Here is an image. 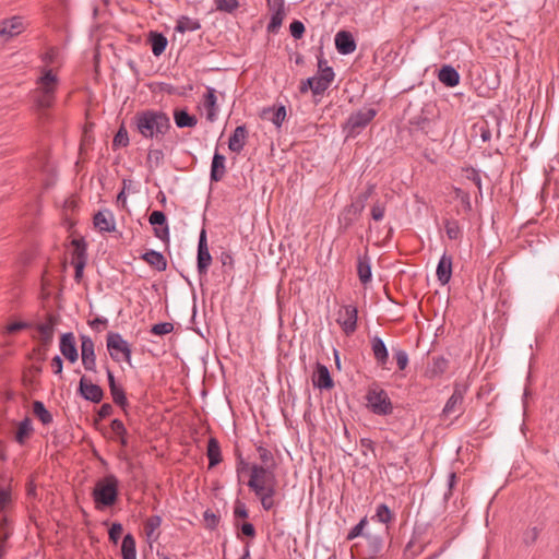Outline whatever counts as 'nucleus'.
Here are the masks:
<instances>
[{
    "label": "nucleus",
    "mask_w": 559,
    "mask_h": 559,
    "mask_svg": "<svg viewBox=\"0 0 559 559\" xmlns=\"http://www.w3.org/2000/svg\"><path fill=\"white\" fill-rule=\"evenodd\" d=\"M131 126L148 140L162 141L171 129L169 116L157 109H144L136 111L131 118Z\"/></svg>",
    "instance_id": "1"
},
{
    "label": "nucleus",
    "mask_w": 559,
    "mask_h": 559,
    "mask_svg": "<svg viewBox=\"0 0 559 559\" xmlns=\"http://www.w3.org/2000/svg\"><path fill=\"white\" fill-rule=\"evenodd\" d=\"M277 485L276 474H266L262 468H254L253 475H249L247 481L249 490L266 512L274 510L280 504V501L276 500Z\"/></svg>",
    "instance_id": "2"
},
{
    "label": "nucleus",
    "mask_w": 559,
    "mask_h": 559,
    "mask_svg": "<svg viewBox=\"0 0 559 559\" xmlns=\"http://www.w3.org/2000/svg\"><path fill=\"white\" fill-rule=\"evenodd\" d=\"M119 496V480L114 474H107L100 478L92 492L97 510L110 508L117 503Z\"/></svg>",
    "instance_id": "3"
},
{
    "label": "nucleus",
    "mask_w": 559,
    "mask_h": 559,
    "mask_svg": "<svg viewBox=\"0 0 559 559\" xmlns=\"http://www.w3.org/2000/svg\"><path fill=\"white\" fill-rule=\"evenodd\" d=\"M365 399L369 411L378 416H389L393 413V404L389 394L377 382L367 389Z\"/></svg>",
    "instance_id": "4"
},
{
    "label": "nucleus",
    "mask_w": 559,
    "mask_h": 559,
    "mask_svg": "<svg viewBox=\"0 0 559 559\" xmlns=\"http://www.w3.org/2000/svg\"><path fill=\"white\" fill-rule=\"evenodd\" d=\"M377 109L373 107H365L349 115L343 123L342 130L346 138H356L362 130L374 119Z\"/></svg>",
    "instance_id": "5"
},
{
    "label": "nucleus",
    "mask_w": 559,
    "mask_h": 559,
    "mask_svg": "<svg viewBox=\"0 0 559 559\" xmlns=\"http://www.w3.org/2000/svg\"><path fill=\"white\" fill-rule=\"evenodd\" d=\"M106 346L110 358L120 362L126 361L131 366L132 349L129 343L118 332H108L106 336Z\"/></svg>",
    "instance_id": "6"
},
{
    "label": "nucleus",
    "mask_w": 559,
    "mask_h": 559,
    "mask_svg": "<svg viewBox=\"0 0 559 559\" xmlns=\"http://www.w3.org/2000/svg\"><path fill=\"white\" fill-rule=\"evenodd\" d=\"M376 186L369 183L365 191L358 193L355 200L344 210L345 227L353 225L355 219L362 213L367 201L374 193Z\"/></svg>",
    "instance_id": "7"
},
{
    "label": "nucleus",
    "mask_w": 559,
    "mask_h": 559,
    "mask_svg": "<svg viewBox=\"0 0 559 559\" xmlns=\"http://www.w3.org/2000/svg\"><path fill=\"white\" fill-rule=\"evenodd\" d=\"M467 390V383L459 381L454 382L453 393L447 401L441 415L448 417L449 415L455 412H460L459 415L456 416L459 417L461 414H463L462 405Z\"/></svg>",
    "instance_id": "8"
},
{
    "label": "nucleus",
    "mask_w": 559,
    "mask_h": 559,
    "mask_svg": "<svg viewBox=\"0 0 559 559\" xmlns=\"http://www.w3.org/2000/svg\"><path fill=\"white\" fill-rule=\"evenodd\" d=\"M384 533H388V528H385L383 533H365L364 538L366 545L362 550L364 559H376L378 556H380L384 546Z\"/></svg>",
    "instance_id": "9"
},
{
    "label": "nucleus",
    "mask_w": 559,
    "mask_h": 559,
    "mask_svg": "<svg viewBox=\"0 0 559 559\" xmlns=\"http://www.w3.org/2000/svg\"><path fill=\"white\" fill-rule=\"evenodd\" d=\"M212 264V255L207 246L206 230L203 228L199 236L197 269L200 276H205Z\"/></svg>",
    "instance_id": "10"
},
{
    "label": "nucleus",
    "mask_w": 559,
    "mask_h": 559,
    "mask_svg": "<svg viewBox=\"0 0 559 559\" xmlns=\"http://www.w3.org/2000/svg\"><path fill=\"white\" fill-rule=\"evenodd\" d=\"M78 394L85 401L98 404L104 399V390L100 385L93 383L86 376H82L78 386Z\"/></svg>",
    "instance_id": "11"
},
{
    "label": "nucleus",
    "mask_w": 559,
    "mask_h": 559,
    "mask_svg": "<svg viewBox=\"0 0 559 559\" xmlns=\"http://www.w3.org/2000/svg\"><path fill=\"white\" fill-rule=\"evenodd\" d=\"M81 359L86 371L96 372V355L94 341L88 335H81Z\"/></svg>",
    "instance_id": "12"
},
{
    "label": "nucleus",
    "mask_w": 559,
    "mask_h": 559,
    "mask_svg": "<svg viewBox=\"0 0 559 559\" xmlns=\"http://www.w3.org/2000/svg\"><path fill=\"white\" fill-rule=\"evenodd\" d=\"M358 310L354 305H347L343 307V311H340L337 323L341 325L343 332L349 336L357 330Z\"/></svg>",
    "instance_id": "13"
},
{
    "label": "nucleus",
    "mask_w": 559,
    "mask_h": 559,
    "mask_svg": "<svg viewBox=\"0 0 559 559\" xmlns=\"http://www.w3.org/2000/svg\"><path fill=\"white\" fill-rule=\"evenodd\" d=\"M106 373L112 402L123 411L124 415H127V407L129 406V403L126 395V391L120 384L116 382L114 372L110 370L108 366H106Z\"/></svg>",
    "instance_id": "14"
},
{
    "label": "nucleus",
    "mask_w": 559,
    "mask_h": 559,
    "mask_svg": "<svg viewBox=\"0 0 559 559\" xmlns=\"http://www.w3.org/2000/svg\"><path fill=\"white\" fill-rule=\"evenodd\" d=\"M257 452L259 454L260 463L251 464L250 475H253L254 468H262L266 474H275L277 464L273 453L262 444L257 445Z\"/></svg>",
    "instance_id": "15"
},
{
    "label": "nucleus",
    "mask_w": 559,
    "mask_h": 559,
    "mask_svg": "<svg viewBox=\"0 0 559 559\" xmlns=\"http://www.w3.org/2000/svg\"><path fill=\"white\" fill-rule=\"evenodd\" d=\"M62 356L71 364H74L79 359V353L74 334L72 332L63 333L60 336L59 344Z\"/></svg>",
    "instance_id": "16"
},
{
    "label": "nucleus",
    "mask_w": 559,
    "mask_h": 559,
    "mask_svg": "<svg viewBox=\"0 0 559 559\" xmlns=\"http://www.w3.org/2000/svg\"><path fill=\"white\" fill-rule=\"evenodd\" d=\"M93 224L100 233H112L116 230V221L112 212L108 209L94 214Z\"/></svg>",
    "instance_id": "17"
},
{
    "label": "nucleus",
    "mask_w": 559,
    "mask_h": 559,
    "mask_svg": "<svg viewBox=\"0 0 559 559\" xmlns=\"http://www.w3.org/2000/svg\"><path fill=\"white\" fill-rule=\"evenodd\" d=\"M110 432L112 436H109L106 430H102L105 438L119 442L122 448L128 447L129 433L122 420L118 418L112 419L110 423Z\"/></svg>",
    "instance_id": "18"
},
{
    "label": "nucleus",
    "mask_w": 559,
    "mask_h": 559,
    "mask_svg": "<svg viewBox=\"0 0 559 559\" xmlns=\"http://www.w3.org/2000/svg\"><path fill=\"white\" fill-rule=\"evenodd\" d=\"M334 41L337 52L344 56L353 53L357 47L353 34L344 29L336 33Z\"/></svg>",
    "instance_id": "19"
},
{
    "label": "nucleus",
    "mask_w": 559,
    "mask_h": 559,
    "mask_svg": "<svg viewBox=\"0 0 559 559\" xmlns=\"http://www.w3.org/2000/svg\"><path fill=\"white\" fill-rule=\"evenodd\" d=\"M287 116L286 107L284 105H274L265 107L260 112V118L265 121L272 122L276 128H281Z\"/></svg>",
    "instance_id": "20"
},
{
    "label": "nucleus",
    "mask_w": 559,
    "mask_h": 559,
    "mask_svg": "<svg viewBox=\"0 0 559 559\" xmlns=\"http://www.w3.org/2000/svg\"><path fill=\"white\" fill-rule=\"evenodd\" d=\"M58 323V317L48 313L46 316V322L45 323H38L36 324V330L39 333V341H44L45 345H51L53 341V334H55V326Z\"/></svg>",
    "instance_id": "21"
},
{
    "label": "nucleus",
    "mask_w": 559,
    "mask_h": 559,
    "mask_svg": "<svg viewBox=\"0 0 559 559\" xmlns=\"http://www.w3.org/2000/svg\"><path fill=\"white\" fill-rule=\"evenodd\" d=\"M312 383L314 388L320 390H331L334 386V381L326 366L320 362L317 364Z\"/></svg>",
    "instance_id": "22"
},
{
    "label": "nucleus",
    "mask_w": 559,
    "mask_h": 559,
    "mask_svg": "<svg viewBox=\"0 0 559 559\" xmlns=\"http://www.w3.org/2000/svg\"><path fill=\"white\" fill-rule=\"evenodd\" d=\"M248 135L249 131L246 124L236 127L233 134L229 136L228 148L231 152L239 154L246 146Z\"/></svg>",
    "instance_id": "23"
},
{
    "label": "nucleus",
    "mask_w": 559,
    "mask_h": 559,
    "mask_svg": "<svg viewBox=\"0 0 559 559\" xmlns=\"http://www.w3.org/2000/svg\"><path fill=\"white\" fill-rule=\"evenodd\" d=\"M370 345L377 365L381 368H385L389 361V350L383 340L380 336L374 335L370 340Z\"/></svg>",
    "instance_id": "24"
},
{
    "label": "nucleus",
    "mask_w": 559,
    "mask_h": 559,
    "mask_svg": "<svg viewBox=\"0 0 559 559\" xmlns=\"http://www.w3.org/2000/svg\"><path fill=\"white\" fill-rule=\"evenodd\" d=\"M273 11L271 15V20L267 24V32L275 34L280 29L283 20L285 17V1L284 0H274V4L271 7Z\"/></svg>",
    "instance_id": "25"
},
{
    "label": "nucleus",
    "mask_w": 559,
    "mask_h": 559,
    "mask_svg": "<svg viewBox=\"0 0 559 559\" xmlns=\"http://www.w3.org/2000/svg\"><path fill=\"white\" fill-rule=\"evenodd\" d=\"M452 257L444 252L440 258L436 270L437 278L441 285H447L450 282L452 276Z\"/></svg>",
    "instance_id": "26"
},
{
    "label": "nucleus",
    "mask_w": 559,
    "mask_h": 559,
    "mask_svg": "<svg viewBox=\"0 0 559 559\" xmlns=\"http://www.w3.org/2000/svg\"><path fill=\"white\" fill-rule=\"evenodd\" d=\"M203 105L206 109V119L210 122H214L218 112L216 91L214 87H206V93L203 96Z\"/></svg>",
    "instance_id": "27"
},
{
    "label": "nucleus",
    "mask_w": 559,
    "mask_h": 559,
    "mask_svg": "<svg viewBox=\"0 0 559 559\" xmlns=\"http://www.w3.org/2000/svg\"><path fill=\"white\" fill-rule=\"evenodd\" d=\"M226 157L215 151L210 171V179L212 182H219L226 175V166H225Z\"/></svg>",
    "instance_id": "28"
},
{
    "label": "nucleus",
    "mask_w": 559,
    "mask_h": 559,
    "mask_svg": "<svg viewBox=\"0 0 559 559\" xmlns=\"http://www.w3.org/2000/svg\"><path fill=\"white\" fill-rule=\"evenodd\" d=\"M23 29V21L21 16H13L1 22L0 36L1 37H14L19 35Z\"/></svg>",
    "instance_id": "29"
},
{
    "label": "nucleus",
    "mask_w": 559,
    "mask_h": 559,
    "mask_svg": "<svg viewBox=\"0 0 559 559\" xmlns=\"http://www.w3.org/2000/svg\"><path fill=\"white\" fill-rule=\"evenodd\" d=\"M460 73L450 64H444L439 69L438 79L447 87H454L460 83Z\"/></svg>",
    "instance_id": "30"
},
{
    "label": "nucleus",
    "mask_w": 559,
    "mask_h": 559,
    "mask_svg": "<svg viewBox=\"0 0 559 559\" xmlns=\"http://www.w3.org/2000/svg\"><path fill=\"white\" fill-rule=\"evenodd\" d=\"M147 41L151 45L152 52L155 57L163 55L168 45L167 37L163 33L156 31H151L148 33Z\"/></svg>",
    "instance_id": "31"
},
{
    "label": "nucleus",
    "mask_w": 559,
    "mask_h": 559,
    "mask_svg": "<svg viewBox=\"0 0 559 559\" xmlns=\"http://www.w3.org/2000/svg\"><path fill=\"white\" fill-rule=\"evenodd\" d=\"M174 121L177 128H194L198 124V118L189 114L186 108H176L174 110Z\"/></svg>",
    "instance_id": "32"
},
{
    "label": "nucleus",
    "mask_w": 559,
    "mask_h": 559,
    "mask_svg": "<svg viewBox=\"0 0 559 559\" xmlns=\"http://www.w3.org/2000/svg\"><path fill=\"white\" fill-rule=\"evenodd\" d=\"M141 259L158 272L167 269V260L162 252L147 250L141 255Z\"/></svg>",
    "instance_id": "33"
},
{
    "label": "nucleus",
    "mask_w": 559,
    "mask_h": 559,
    "mask_svg": "<svg viewBox=\"0 0 559 559\" xmlns=\"http://www.w3.org/2000/svg\"><path fill=\"white\" fill-rule=\"evenodd\" d=\"M206 456L209 459V468H214L223 461L219 442L214 437H211L207 441Z\"/></svg>",
    "instance_id": "34"
},
{
    "label": "nucleus",
    "mask_w": 559,
    "mask_h": 559,
    "mask_svg": "<svg viewBox=\"0 0 559 559\" xmlns=\"http://www.w3.org/2000/svg\"><path fill=\"white\" fill-rule=\"evenodd\" d=\"M56 100V92L36 88L34 102L38 109L50 108Z\"/></svg>",
    "instance_id": "35"
},
{
    "label": "nucleus",
    "mask_w": 559,
    "mask_h": 559,
    "mask_svg": "<svg viewBox=\"0 0 559 559\" xmlns=\"http://www.w3.org/2000/svg\"><path fill=\"white\" fill-rule=\"evenodd\" d=\"M58 76L52 72L51 69H44L43 74L37 79V85L39 90L56 92L58 86Z\"/></svg>",
    "instance_id": "36"
},
{
    "label": "nucleus",
    "mask_w": 559,
    "mask_h": 559,
    "mask_svg": "<svg viewBox=\"0 0 559 559\" xmlns=\"http://www.w3.org/2000/svg\"><path fill=\"white\" fill-rule=\"evenodd\" d=\"M12 535V530L9 527V521L5 515L0 519V559H3L8 552V540Z\"/></svg>",
    "instance_id": "37"
},
{
    "label": "nucleus",
    "mask_w": 559,
    "mask_h": 559,
    "mask_svg": "<svg viewBox=\"0 0 559 559\" xmlns=\"http://www.w3.org/2000/svg\"><path fill=\"white\" fill-rule=\"evenodd\" d=\"M201 28V23L197 19L181 15L177 19L175 31L178 33L194 32Z\"/></svg>",
    "instance_id": "38"
},
{
    "label": "nucleus",
    "mask_w": 559,
    "mask_h": 559,
    "mask_svg": "<svg viewBox=\"0 0 559 559\" xmlns=\"http://www.w3.org/2000/svg\"><path fill=\"white\" fill-rule=\"evenodd\" d=\"M33 425L29 417H25L17 426L16 432H15V441L19 444H24L25 441L31 437L33 433Z\"/></svg>",
    "instance_id": "39"
},
{
    "label": "nucleus",
    "mask_w": 559,
    "mask_h": 559,
    "mask_svg": "<svg viewBox=\"0 0 559 559\" xmlns=\"http://www.w3.org/2000/svg\"><path fill=\"white\" fill-rule=\"evenodd\" d=\"M408 123L411 126L412 132L420 131L425 134L429 133V129L431 127V120L427 116H424L423 114L411 118Z\"/></svg>",
    "instance_id": "40"
},
{
    "label": "nucleus",
    "mask_w": 559,
    "mask_h": 559,
    "mask_svg": "<svg viewBox=\"0 0 559 559\" xmlns=\"http://www.w3.org/2000/svg\"><path fill=\"white\" fill-rule=\"evenodd\" d=\"M357 274L361 284L367 285L371 282V265L367 257L358 259Z\"/></svg>",
    "instance_id": "41"
},
{
    "label": "nucleus",
    "mask_w": 559,
    "mask_h": 559,
    "mask_svg": "<svg viewBox=\"0 0 559 559\" xmlns=\"http://www.w3.org/2000/svg\"><path fill=\"white\" fill-rule=\"evenodd\" d=\"M32 411L34 416L37 417L43 425H49L52 423V415L41 401H34Z\"/></svg>",
    "instance_id": "42"
},
{
    "label": "nucleus",
    "mask_w": 559,
    "mask_h": 559,
    "mask_svg": "<svg viewBox=\"0 0 559 559\" xmlns=\"http://www.w3.org/2000/svg\"><path fill=\"white\" fill-rule=\"evenodd\" d=\"M121 555L122 559H136L135 539L130 533L122 539Z\"/></svg>",
    "instance_id": "43"
},
{
    "label": "nucleus",
    "mask_w": 559,
    "mask_h": 559,
    "mask_svg": "<svg viewBox=\"0 0 559 559\" xmlns=\"http://www.w3.org/2000/svg\"><path fill=\"white\" fill-rule=\"evenodd\" d=\"M73 247V261H84L87 263V242L84 238L73 239L71 241Z\"/></svg>",
    "instance_id": "44"
},
{
    "label": "nucleus",
    "mask_w": 559,
    "mask_h": 559,
    "mask_svg": "<svg viewBox=\"0 0 559 559\" xmlns=\"http://www.w3.org/2000/svg\"><path fill=\"white\" fill-rule=\"evenodd\" d=\"M371 519L388 525L395 520V515L385 503H380L377 506L376 514Z\"/></svg>",
    "instance_id": "45"
},
{
    "label": "nucleus",
    "mask_w": 559,
    "mask_h": 559,
    "mask_svg": "<svg viewBox=\"0 0 559 559\" xmlns=\"http://www.w3.org/2000/svg\"><path fill=\"white\" fill-rule=\"evenodd\" d=\"M444 229L450 240H459L462 238L463 233L456 219H445Z\"/></svg>",
    "instance_id": "46"
},
{
    "label": "nucleus",
    "mask_w": 559,
    "mask_h": 559,
    "mask_svg": "<svg viewBox=\"0 0 559 559\" xmlns=\"http://www.w3.org/2000/svg\"><path fill=\"white\" fill-rule=\"evenodd\" d=\"M129 135L124 123H121L112 140V150L127 147L129 145Z\"/></svg>",
    "instance_id": "47"
},
{
    "label": "nucleus",
    "mask_w": 559,
    "mask_h": 559,
    "mask_svg": "<svg viewBox=\"0 0 559 559\" xmlns=\"http://www.w3.org/2000/svg\"><path fill=\"white\" fill-rule=\"evenodd\" d=\"M164 152L159 148H150L146 157V164L150 168H157L164 160Z\"/></svg>",
    "instance_id": "48"
},
{
    "label": "nucleus",
    "mask_w": 559,
    "mask_h": 559,
    "mask_svg": "<svg viewBox=\"0 0 559 559\" xmlns=\"http://www.w3.org/2000/svg\"><path fill=\"white\" fill-rule=\"evenodd\" d=\"M203 521L205 528L215 531L219 525L221 516L214 513L211 509H206L203 512Z\"/></svg>",
    "instance_id": "49"
},
{
    "label": "nucleus",
    "mask_w": 559,
    "mask_h": 559,
    "mask_svg": "<svg viewBox=\"0 0 559 559\" xmlns=\"http://www.w3.org/2000/svg\"><path fill=\"white\" fill-rule=\"evenodd\" d=\"M462 170L465 174L466 179L475 183L479 190L480 197H483L481 177L479 171L472 166L464 167Z\"/></svg>",
    "instance_id": "50"
},
{
    "label": "nucleus",
    "mask_w": 559,
    "mask_h": 559,
    "mask_svg": "<svg viewBox=\"0 0 559 559\" xmlns=\"http://www.w3.org/2000/svg\"><path fill=\"white\" fill-rule=\"evenodd\" d=\"M539 534L540 528H538L537 526L527 527L523 532L522 540L526 546H532L537 542Z\"/></svg>",
    "instance_id": "51"
},
{
    "label": "nucleus",
    "mask_w": 559,
    "mask_h": 559,
    "mask_svg": "<svg viewBox=\"0 0 559 559\" xmlns=\"http://www.w3.org/2000/svg\"><path fill=\"white\" fill-rule=\"evenodd\" d=\"M162 518L159 515H151L144 523V531L148 538H151L154 532L160 526Z\"/></svg>",
    "instance_id": "52"
},
{
    "label": "nucleus",
    "mask_w": 559,
    "mask_h": 559,
    "mask_svg": "<svg viewBox=\"0 0 559 559\" xmlns=\"http://www.w3.org/2000/svg\"><path fill=\"white\" fill-rule=\"evenodd\" d=\"M367 523H368L367 516H364L355 526H353L349 530V532L346 536V540L350 542L359 536L364 537V535H365L364 530H365Z\"/></svg>",
    "instance_id": "53"
},
{
    "label": "nucleus",
    "mask_w": 559,
    "mask_h": 559,
    "mask_svg": "<svg viewBox=\"0 0 559 559\" xmlns=\"http://www.w3.org/2000/svg\"><path fill=\"white\" fill-rule=\"evenodd\" d=\"M217 11L233 13L239 8L238 0H215Z\"/></svg>",
    "instance_id": "54"
},
{
    "label": "nucleus",
    "mask_w": 559,
    "mask_h": 559,
    "mask_svg": "<svg viewBox=\"0 0 559 559\" xmlns=\"http://www.w3.org/2000/svg\"><path fill=\"white\" fill-rule=\"evenodd\" d=\"M235 455H236V473H237V476H238V480L240 481V476L242 473L245 472H250V466L251 464L248 463L243 456H242V453L239 449H236L235 450Z\"/></svg>",
    "instance_id": "55"
},
{
    "label": "nucleus",
    "mask_w": 559,
    "mask_h": 559,
    "mask_svg": "<svg viewBox=\"0 0 559 559\" xmlns=\"http://www.w3.org/2000/svg\"><path fill=\"white\" fill-rule=\"evenodd\" d=\"M235 527L238 530V535L241 534L245 537L253 539L257 536L255 527L250 522H242L239 524L238 522H235Z\"/></svg>",
    "instance_id": "56"
},
{
    "label": "nucleus",
    "mask_w": 559,
    "mask_h": 559,
    "mask_svg": "<svg viewBox=\"0 0 559 559\" xmlns=\"http://www.w3.org/2000/svg\"><path fill=\"white\" fill-rule=\"evenodd\" d=\"M234 520L237 522L239 519L245 520L249 518V510L246 506V503L239 499H236L234 503Z\"/></svg>",
    "instance_id": "57"
},
{
    "label": "nucleus",
    "mask_w": 559,
    "mask_h": 559,
    "mask_svg": "<svg viewBox=\"0 0 559 559\" xmlns=\"http://www.w3.org/2000/svg\"><path fill=\"white\" fill-rule=\"evenodd\" d=\"M448 364H449V361L442 356L433 357L432 358V367L430 369L431 374L432 376L442 374L447 370Z\"/></svg>",
    "instance_id": "58"
},
{
    "label": "nucleus",
    "mask_w": 559,
    "mask_h": 559,
    "mask_svg": "<svg viewBox=\"0 0 559 559\" xmlns=\"http://www.w3.org/2000/svg\"><path fill=\"white\" fill-rule=\"evenodd\" d=\"M473 129L479 133L481 140L484 142H488L490 141L491 139V131H490V128H489V123L488 121H481V122H478V123H475L473 126Z\"/></svg>",
    "instance_id": "59"
},
{
    "label": "nucleus",
    "mask_w": 559,
    "mask_h": 559,
    "mask_svg": "<svg viewBox=\"0 0 559 559\" xmlns=\"http://www.w3.org/2000/svg\"><path fill=\"white\" fill-rule=\"evenodd\" d=\"M174 331V324L171 322H159L151 328V333L154 335H166Z\"/></svg>",
    "instance_id": "60"
},
{
    "label": "nucleus",
    "mask_w": 559,
    "mask_h": 559,
    "mask_svg": "<svg viewBox=\"0 0 559 559\" xmlns=\"http://www.w3.org/2000/svg\"><path fill=\"white\" fill-rule=\"evenodd\" d=\"M114 413V407L109 403H104L97 411L94 417V424L97 425L100 420L111 416Z\"/></svg>",
    "instance_id": "61"
},
{
    "label": "nucleus",
    "mask_w": 559,
    "mask_h": 559,
    "mask_svg": "<svg viewBox=\"0 0 559 559\" xmlns=\"http://www.w3.org/2000/svg\"><path fill=\"white\" fill-rule=\"evenodd\" d=\"M154 236L165 243H169V227L167 222L165 224H157L154 228Z\"/></svg>",
    "instance_id": "62"
},
{
    "label": "nucleus",
    "mask_w": 559,
    "mask_h": 559,
    "mask_svg": "<svg viewBox=\"0 0 559 559\" xmlns=\"http://www.w3.org/2000/svg\"><path fill=\"white\" fill-rule=\"evenodd\" d=\"M454 193H455V197L457 199H460L462 205L464 206V210L466 212H471L472 211V202H471L469 193L464 191L461 188H455Z\"/></svg>",
    "instance_id": "63"
},
{
    "label": "nucleus",
    "mask_w": 559,
    "mask_h": 559,
    "mask_svg": "<svg viewBox=\"0 0 559 559\" xmlns=\"http://www.w3.org/2000/svg\"><path fill=\"white\" fill-rule=\"evenodd\" d=\"M305 25L301 21L299 20H294L290 25H289V32H290V35L295 38V39H300L304 34H305Z\"/></svg>",
    "instance_id": "64"
}]
</instances>
